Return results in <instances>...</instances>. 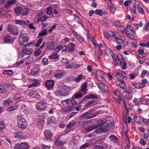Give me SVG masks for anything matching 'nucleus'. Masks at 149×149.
Segmentation results:
<instances>
[{"mask_svg": "<svg viewBox=\"0 0 149 149\" xmlns=\"http://www.w3.org/2000/svg\"><path fill=\"white\" fill-rule=\"evenodd\" d=\"M66 72L65 71L56 72L54 75V77L57 79L61 78L62 76L65 75Z\"/></svg>", "mask_w": 149, "mask_h": 149, "instance_id": "nucleus-21", "label": "nucleus"}, {"mask_svg": "<svg viewBox=\"0 0 149 149\" xmlns=\"http://www.w3.org/2000/svg\"><path fill=\"white\" fill-rule=\"evenodd\" d=\"M103 74V72L100 70H97L96 72V74L97 77L101 75H102V74Z\"/></svg>", "mask_w": 149, "mask_h": 149, "instance_id": "nucleus-63", "label": "nucleus"}, {"mask_svg": "<svg viewBox=\"0 0 149 149\" xmlns=\"http://www.w3.org/2000/svg\"><path fill=\"white\" fill-rule=\"evenodd\" d=\"M75 45L73 43H70L67 46H63L62 52L71 53L74 50Z\"/></svg>", "mask_w": 149, "mask_h": 149, "instance_id": "nucleus-2", "label": "nucleus"}, {"mask_svg": "<svg viewBox=\"0 0 149 149\" xmlns=\"http://www.w3.org/2000/svg\"><path fill=\"white\" fill-rule=\"evenodd\" d=\"M54 81L51 79L48 80L45 83L46 87L48 89L52 88L54 87Z\"/></svg>", "mask_w": 149, "mask_h": 149, "instance_id": "nucleus-14", "label": "nucleus"}, {"mask_svg": "<svg viewBox=\"0 0 149 149\" xmlns=\"http://www.w3.org/2000/svg\"><path fill=\"white\" fill-rule=\"evenodd\" d=\"M8 31L11 32L12 34L17 36L18 35L19 33L18 31L15 27L13 26L12 25H9L8 28Z\"/></svg>", "mask_w": 149, "mask_h": 149, "instance_id": "nucleus-7", "label": "nucleus"}, {"mask_svg": "<svg viewBox=\"0 0 149 149\" xmlns=\"http://www.w3.org/2000/svg\"><path fill=\"white\" fill-rule=\"evenodd\" d=\"M4 40L5 42H10L13 41V39L10 36H8L4 38Z\"/></svg>", "mask_w": 149, "mask_h": 149, "instance_id": "nucleus-25", "label": "nucleus"}, {"mask_svg": "<svg viewBox=\"0 0 149 149\" xmlns=\"http://www.w3.org/2000/svg\"><path fill=\"white\" fill-rule=\"evenodd\" d=\"M47 32V29H45L43 31L40 32L38 34L39 35L41 36L45 35L46 34Z\"/></svg>", "mask_w": 149, "mask_h": 149, "instance_id": "nucleus-57", "label": "nucleus"}, {"mask_svg": "<svg viewBox=\"0 0 149 149\" xmlns=\"http://www.w3.org/2000/svg\"><path fill=\"white\" fill-rule=\"evenodd\" d=\"M28 95L30 96H32L33 97L39 99L41 98L39 94L35 91H31L28 93Z\"/></svg>", "mask_w": 149, "mask_h": 149, "instance_id": "nucleus-12", "label": "nucleus"}, {"mask_svg": "<svg viewBox=\"0 0 149 149\" xmlns=\"http://www.w3.org/2000/svg\"><path fill=\"white\" fill-rule=\"evenodd\" d=\"M22 52L24 54L27 55L30 54L32 52L31 49L27 48L23 49Z\"/></svg>", "mask_w": 149, "mask_h": 149, "instance_id": "nucleus-23", "label": "nucleus"}, {"mask_svg": "<svg viewBox=\"0 0 149 149\" xmlns=\"http://www.w3.org/2000/svg\"><path fill=\"white\" fill-rule=\"evenodd\" d=\"M98 80L100 81L103 82L104 81V74H102V75H101L97 77Z\"/></svg>", "mask_w": 149, "mask_h": 149, "instance_id": "nucleus-59", "label": "nucleus"}, {"mask_svg": "<svg viewBox=\"0 0 149 149\" xmlns=\"http://www.w3.org/2000/svg\"><path fill=\"white\" fill-rule=\"evenodd\" d=\"M5 127L4 123L2 121H0V131L3 130Z\"/></svg>", "mask_w": 149, "mask_h": 149, "instance_id": "nucleus-46", "label": "nucleus"}, {"mask_svg": "<svg viewBox=\"0 0 149 149\" xmlns=\"http://www.w3.org/2000/svg\"><path fill=\"white\" fill-rule=\"evenodd\" d=\"M136 121L137 123H140L141 122V119L140 117L135 115L134 118L132 119Z\"/></svg>", "mask_w": 149, "mask_h": 149, "instance_id": "nucleus-29", "label": "nucleus"}, {"mask_svg": "<svg viewBox=\"0 0 149 149\" xmlns=\"http://www.w3.org/2000/svg\"><path fill=\"white\" fill-rule=\"evenodd\" d=\"M81 90L83 93V94H85L87 91V84L84 83L81 84Z\"/></svg>", "mask_w": 149, "mask_h": 149, "instance_id": "nucleus-20", "label": "nucleus"}, {"mask_svg": "<svg viewBox=\"0 0 149 149\" xmlns=\"http://www.w3.org/2000/svg\"><path fill=\"white\" fill-rule=\"evenodd\" d=\"M95 13L96 15L99 14L100 16H102L103 13L102 10L100 9H97L95 11Z\"/></svg>", "mask_w": 149, "mask_h": 149, "instance_id": "nucleus-45", "label": "nucleus"}, {"mask_svg": "<svg viewBox=\"0 0 149 149\" xmlns=\"http://www.w3.org/2000/svg\"><path fill=\"white\" fill-rule=\"evenodd\" d=\"M92 112L91 111H89L87 112L83 113L81 116V118H86L87 119H90L95 117V115L94 114L91 115Z\"/></svg>", "mask_w": 149, "mask_h": 149, "instance_id": "nucleus-8", "label": "nucleus"}, {"mask_svg": "<svg viewBox=\"0 0 149 149\" xmlns=\"http://www.w3.org/2000/svg\"><path fill=\"white\" fill-rule=\"evenodd\" d=\"M63 47V46H58L54 49V51L55 52H59L61 49L62 52Z\"/></svg>", "mask_w": 149, "mask_h": 149, "instance_id": "nucleus-56", "label": "nucleus"}, {"mask_svg": "<svg viewBox=\"0 0 149 149\" xmlns=\"http://www.w3.org/2000/svg\"><path fill=\"white\" fill-rule=\"evenodd\" d=\"M17 121L18 126L19 128L24 129L26 128L27 123L25 119L22 118L20 116H19L17 117Z\"/></svg>", "mask_w": 149, "mask_h": 149, "instance_id": "nucleus-1", "label": "nucleus"}, {"mask_svg": "<svg viewBox=\"0 0 149 149\" xmlns=\"http://www.w3.org/2000/svg\"><path fill=\"white\" fill-rule=\"evenodd\" d=\"M14 136L17 139H22L24 138L22 132H17L14 134Z\"/></svg>", "mask_w": 149, "mask_h": 149, "instance_id": "nucleus-18", "label": "nucleus"}, {"mask_svg": "<svg viewBox=\"0 0 149 149\" xmlns=\"http://www.w3.org/2000/svg\"><path fill=\"white\" fill-rule=\"evenodd\" d=\"M52 8L51 7H48L46 10V13L47 15H50L52 14Z\"/></svg>", "mask_w": 149, "mask_h": 149, "instance_id": "nucleus-50", "label": "nucleus"}, {"mask_svg": "<svg viewBox=\"0 0 149 149\" xmlns=\"http://www.w3.org/2000/svg\"><path fill=\"white\" fill-rule=\"evenodd\" d=\"M130 93V91H124L122 93L123 96L125 98L128 99L129 98V95Z\"/></svg>", "mask_w": 149, "mask_h": 149, "instance_id": "nucleus-22", "label": "nucleus"}, {"mask_svg": "<svg viewBox=\"0 0 149 149\" xmlns=\"http://www.w3.org/2000/svg\"><path fill=\"white\" fill-rule=\"evenodd\" d=\"M47 103L42 101L37 102L36 105V109L38 111L45 110L47 107Z\"/></svg>", "mask_w": 149, "mask_h": 149, "instance_id": "nucleus-4", "label": "nucleus"}, {"mask_svg": "<svg viewBox=\"0 0 149 149\" xmlns=\"http://www.w3.org/2000/svg\"><path fill=\"white\" fill-rule=\"evenodd\" d=\"M34 59L32 57H29L28 58L26 62L25 63V64L27 65L28 64L31 63L33 61Z\"/></svg>", "mask_w": 149, "mask_h": 149, "instance_id": "nucleus-36", "label": "nucleus"}, {"mask_svg": "<svg viewBox=\"0 0 149 149\" xmlns=\"http://www.w3.org/2000/svg\"><path fill=\"white\" fill-rule=\"evenodd\" d=\"M83 76L81 74L79 75L77 77L75 78L74 81L76 83L79 82L82 79Z\"/></svg>", "mask_w": 149, "mask_h": 149, "instance_id": "nucleus-34", "label": "nucleus"}, {"mask_svg": "<svg viewBox=\"0 0 149 149\" xmlns=\"http://www.w3.org/2000/svg\"><path fill=\"white\" fill-rule=\"evenodd\" d=\"M137 10L138 12L141 14H143L144 13V10L143 8L140 6V5H138L137 6Z\"/></svg>", "mask_w": 149, "mask_h": 149, "instance_id": "nucleus-31", "label": "nucleus"}, {"mask_svg": "<svg viewBox=\"0 0 149 149\" xmlns=\"http://www.w3.org/2000/svg\"><path fill=\"white\" fill-rule=\"evenodd\" d=\"M134 87L136 89H141L144 87V85L141 83H139L135 84Z\"/></svg>", "mask_w": 149, "mask_h": 149, "instance_id": "nucleus-26", "label": "nucleus"}, {"mask_svg": "<svg viewBox=\"0 0 149 149\" xmlns=\"http://www.w3.org/2000/svg\"><path fill=\"white\" fill-rule=\"evenodd\" d=\"M114 64L116 66H118L121 65L120 63L119 62V60L117 58H115L114 59Z\"/></svg>", "mask_w": 149, "mask_h": 149, "instance_id": "nucleus-58", "label": "nucleus"}, {"mask_svg": "<svg viewBox=\"0 0 149 149\" xmlns=\"http://www.w3.org/2000/svg\"><path fill=\"white\" fill-rule=\"evenodd\" d=\"M2 72L4 74L10 76L12 75L13 72L11 70H3Z\"/></svg>", "mask_w": 149, "mask_h": 149, "instance_id": "nucleus-24", "label": "nucleus"}, {"mask_svg": "<svg viewBox=\"0 0 149 149\" xmlns=\"http://www.w3.org/2000/svg\"><path fill=\"white\" fill-rule=\"evenodd\" d=\"M27 79L30 82H33V83L30 84L29 85L28 88H29L32 87H36L39 84V82L37 81V80L36 79H31L30 78H28Z\"/></svg>", "mask_w": 149, "mask_h": 149, "instance_id": "nucleus-10", "label": "nucleus"}, {"mask_svg": "<svg viewBox=\"0 0 149 149\" xmlns=\"http://www.w3.org/2000/svg\"><path fill=\"white\" fill-rule=\"evenodd\" d=\"M22 11L21 12V14L23 15H28L29 12V9L27 8H25L23 9H22Z\"/></svg>", "mask_w": 149, "mask_h": 149, "instance_id": "nucleus-27", "label": "nucleus"}, {"mask_svg": "<svg viewBox=\"0 0 149 149\" xmlns=\"http://www.w3.org/2000/svg\"><path fill=\"white\" fill-rule=\"evenodd\" d=\"M100 145L102 149H107L109 147L108 145L105 143L102 142L101 143Z\"/></svg>", "mask_w": 149, "mask_h": 149, "instance_id": "nucleus-40", "label": "nucleus"}, {"mask_svg": "<svg viewBox=\"0 0 149 149\" xmlns=\"http://www.w3.org/2000/svg\"><path fill=\"white\" fill-rule=\"evenodd\" d=\"M107 127V126H105V125L104 126L100 127V128H97L95 130V132L96 134L106 132L108 131Z\"/></svg>", "mask_w": 149, "mask_h": 149, "instance_id": "nucleus-13", "label": "nucleus"}, {"mask_svg": "<svg viewBox=\"0 0 149 149\" xmlns=\"http://www.w3.org/2000/svg\"><path fill=\"white\" fill-rule=\"evenodd\" d=\"M113 122H112L110 120H107L105 121V126H107V127H111L113 125Z\"/></svg>", "mask_w": 149, "mask_h": 149, "instance_id": "nucleus-35", "label": "nucleus"}, {"mask_svg": "<svg viewBox=\"0 0 149 149\" xmlns=\"http://www.w3.org/2000/svg\"><path fill=\"white\" fill-rule=\"evenodd\" d=\"M13 102L9 100H7L3 101V104L6 105H12Z\"/></svg>", "mask_w": 149, "mask_h": 149, "instance_id": "nucleus-38", "label": "nucleus"}, {"mask_svg": "<svg viewBox=\"0 0 149 149\" xmlns=\"http://www.w3.org/2000/svg\"><path fill=\"white\" fill-rule=\"evenodd\" d=\"M110 139L114 142L115 143L118 141V138L115 136L113 135H111L110 137Z\"/></svg>", "mask_w": 149, "mask_h": 149, "instance_id": "nucleus-41", "label": "nucleus"}, {"mask_svg": "<svg viewBox=\"0 0 149 149\" xmlns=\"http://www.w3.org/2000/svg\"><path fill=\"white\" fill-rule=\"evenodd\" d=\"M18 106H11L8 108L7 110L8 111H11L15 110L17 109Z\"/></svg>", "mask_w": 149, "mask_h": 149, "instance_id": "nucleus-37", "label": "nucleus"}, {"mask_svg": "<svg viewBox=\"0 0 149 149\" xmlns=\"http://www.w3.org/2000/svg\"><path fill=\"white\" fill-rule=\"evenodd\" d=\"M76 123V121L74 120H72V121H70L67 126V128H70L72 127Z\"/></svg>", "mask_w": 149, "mask_h": 149, "instance_id": "nucleus-43", "label": "nucleus"}, {"mask_svg": "<svg viewBox=\"0 0 149 149\" xmlns=\"http://www.w3.org/2000/svg\"><path fill=\"white\" fill-rule=\"evenodd\" d=\"M55 94L58 96H65L68 94V92H63L60 90H56L54 92Z\"/></svg>", "mask_w": 149, "mask_h": 149, "instance_id": "nucleus-19", "label": "nucleus"}, {"mask_svg": "<svg viewBox=\"0 0 149 149\" xmlns=\"http://www.w3.org/2000/svg\"><path fill=\"white\" fill-rule=\"evenodd\" d=\"M86 97L88 99H96L97 98V97L95 95L91 94L88 95H87Z\"/></svg>", "mask_w": 149, "mask_h": 149, "instance_id": "nucleus-39", "label": "nucleus"}, {"mask_svg": "<svg viewBox=\"0 0 149 149\" xmlns=\"http://www.w3.org/2000/svg\"><path fill=\"white\" fill-rule=\"evenodd\" d=\"M16 0H9L7 1V3L9 4L10 6L12 5L15 3Z\"/></svg>", "mask_w": 149, "mask_h": 149, "instance_id": "nucleus-61", "label": "nucleus"}, {"mask_svg": "<svg viewBox=\"0 0 149 149\" xmlns=\"http://www.w3.org/2000/svg\"><path fill=\"white\" fill-rule=\"evenodd\" d=\"M116 84L117 86L123 89H126L127 88L126 84L123 81L119 79L116 81Z\"/></svg>", "mask_w": 149, "mask_h": 149, "instance_id": "nucleus-11", "label": "nucleus"}, {"mask_svg": "<svg viewBox=\"0 0 149 149\" xmlns=\"http://www.w3.org/2000/svg\"><path fill=\"white\" fill-rule=\"evenodd\" d=\"M15 22L16 24L20 25H24L25 24H26L25 22L21 20H15Z\"/></svg>", "mask_w": 149, "mask_h": 149, "instance_id": "nucleus-42", "label": "nucleus"}, {"mask_svg": "<svg viewBox=\"0 0 149 149\" xmlns=\"http://www.w3.org/2000/svg\"><path fill=\"white\" fill-rule=\"evenodd\" d=\"M44 133L45 138L47 139H50L52 137V133L49 130H45Z\"/></svg>", "mask_w": 149, "mask_h": 149, "instance_id": "nucleus-17", "label": "nucleus"}, {"mask_svg": "<svg viewBox=\"0 0 149 149\" xmlns=\"http://www.w3.org/2000/svg\"><path fill=\"white\" fill-rule=\"evenodd\" d=\"M115 74L116 76V77L118 79L119 78H121L122 79H123L121 73L118 72H116Z\"/></svg>", "mask_w": 149, "mask_h": 149, "instance_id": "nucleus-60", "label": "nucleus"}, {"mask_svg": "<svg viewBox=\"0 0 149 149\" xmlns=\"http://www.w3.org/2000/svg\"><path fill=\"white\" fill-rule=\"evenodd\" d=\"M29 147L28 143L26 142H23L20 145L17 144L15 145L14 149H27Z\"/></svg>", "mask_w": 149, "mask_h": 149, "instance_id": "nucleus-9", "label": "nucleus"}, {"mask_svg": "<svg viewBox=\"0 0 149 149\" xmlns=\"http://www.w3.org/2000/svg\"><path fill=\"white\" fill-rule=\"evenodd\" d=\"M111 36L113 37L115 40L118 38L117 36H118V33L116 32L111 31Z\"/></svg>", "mask_w": 149, "mask_h": 149, "instance_id": "nucleus-47", "label": "nucleus"}, {"mask_svg": "<svg viewBox=\"0 0 149 149\" xmlns=\"http://www.w3.org/2000/svg\"><path fill=\"white\" fill-rule=\"evenodd\" d=\"M29 39L27 36L22 37L19 41L20 45L22 47H27V43L29 41Z\"/></svg>", "mask_w": 149, "mask_h": 149, "instance_id": "nucleus-5", "label": "nucleus"}, {"mask_svg": "<svg viewBox=\"0 0 149 149\" xmlns=\"http://www.w3.org/2000/svg\"><path fill=\"white\" fill-rule=\"evenodd\" d=\"M125 33L130 38L134 39V37L133 36L134 31L133 27L129 25L127 26L125 28Z\"/></svg>", "mask_w": 149, "mask_h": 149, "instance_id": "nucleus-3", "label": "nucleus"}, {"mask_svg": "<svg viewBox=\"0 0 149 149\" xmlns=\"http://www.w3.org/2000/svg\"><path fill=\"white\" fill-rule=\"evenodd\" d=\"M47 49L49 50H52L55 47V42L53 41L48 42L46 45Z\"/></svg>", "mask_w": 149, "mask_h": 149, "instance_id": "nucleus-16", "label": "nucleus"}, {"mask_svg": "<svg viewBox=\"0 0 149 149\" xmlns=\"http://www.w3.org/2000/svg\"><path fill=\"white\" fill-rule=\"evenodd\" d=\"M22 10V8L20 7H17L15 8V12L17 14H19L21 13V11Z\"/></svg>", "mask_w": 149, "mask_h": 149, "instance_id": "nucleus-32", "label": "nucleus"}, {"mask_svg": "<svg viewBox=\"0 0 149 149\" xmlns=\"http://www.w3.org/2000/svg\"><path fill=\"white\" fill-rule=\"evenodd\" d=\"M6 88L2 85L0 84V93H4L6 92Z\"/></svg>", "mask_w": 149, "mask_h": 149, "instance_id": "nucleus-44", "label": "nucleus"}, {"mask_svg": "<svg viewBox=\"0 0 149 149\" xmlns=\"http://www.w3.org/2000/svg\"><path fill=\"white\" fill-rule=\"evenodd\" d=\"M117 58L119 60V62L120 63V65H121V63L123 62L124 59L121 57V56L120 54L118 55Z\"/></svg>", "mask_w": 149, "mask_h": 149, "instance_id": "nucleus-49", "label": "nucleus"}, {"mask_svg": "<svg viewBox=\"0 0 149 149\" xmlns=\"http://www.w3.org/2000/svg\"><path fill=\"white\" fill-rule=\"evenodd\" d=\"M43 40V38H41L40 39H39L37 41L36 44V46L37 47H38L42 43Z\"/></svg>", "mask_w": 149, "mask_h": 149, "instance_id": "nucleus-53", "label": "nucleus"}, {"mask_svg": "<svg viewBox=\"0 0 149 149\" xmlns=\"http://www.w3.org/2000/svg\"><path fill=\"white\" fill-rule=\"evenodd\" d=\"M97 126L98 127L100 126H104L105 124V121L104 122L102 120H101L98 121L97 124H96Z\"/></svg>", "mask_w": 149, "mask_h": 149, "instance_id": "nucleus-33", "label": "nucleus"}, {"mask_svg": "<svg viewBox=\"0 0 149 149\" xmlns=\"http://www.w3.org/2000/svg\"><path fill=\"white\" fill-rule=\"evenodd\" d=\"M117 29L122 33H124V32L125 28L121 25L117 27Z\"/></svg>", "mask_w": 149, "mask_h": 149, "instance_id": "nucleus-54", "label": "nucleus"}, {"mask_svg": "<svg viewBox=\"0 0 149 149\" xmlns=\"http://www.w3.org/2000/svg\"><path fill=\"white\" fill-rule=\"evenodd\" d=\"M58 56L56 53H54L52 55L50 56L49 58L50 59H56L58 58Z\"/></svg>", "mask_w": 149, "mask_h": 149, "instance_id": "nucleus-48", "label": "nucleus"}, {"mask_svg": "<svg viewBox=\"0 0 149 149\" xmlns=\"http://www.w3.org/2000/svg\"><path fill=\"white\" fill-rule=\"evenodd\" d=\"M116 40L117 41L118 44L120 45H124V42L120 38H118Z\"/></svg>", "mask_w": 149, "mask_h": 149, "instance_id": "nucleus-55", "label": "nucleus"}, {"mask_svg": "<svg viewBox=\"0 0 149 149\" xmlns=\"http://www.w3.org/2000/svg\"><path fill=\"white\" fill-rule=\"evenodd\" d=\"M97 127V125H94L92 126L87 127L86 129V131L89 132L93 130L96 128Z\"/></svg>", "mask_w": 149, "mask_h": 149, "instance_id": "nucleus-28", "label": "nucleus"}, {"mask_svg": "<svg viewBox=\"0 0 149 149\" xmlns=\"http://www.w3.org/2000/svg\"><path fill=\"white\" fill-rule=\"evenodd\" d=\"M48 63V59L46 58H44L42 60V63L45 65H47Z\"/></svg>", "mask_w": 149, "mask_h": 149, "instance_id": "nucleus-62", "label": "nucleus"}, {"mask_svg": "<svg viewBox=\"0 0 149 149\" xmlns=\"http://www.w3.org/2000/svg\"><path fill=\"white\" fill-rule=\"evenodd\" d=\"M105 51L107 55L108 56V58H106L107 61H111V59L113 58V53L112 50L109 48H107L105 50Z\"/></svg>", "mask_w": 149, "mask_h": 149, "instance_id": "nucleus-6", "label": "nucleus"}, {"mask_svg": "<svg viewBox=\"0 0 149 149\" xmlns=\"http://www.w3.org/2000/svg\"><path fill=\"white\" fill-rule=\"evenodd\" d=\"M55 144L57 146H61L63 145V142L59 139H57L54 142Z\"/></svg>", "mask_w": 149, "mask_h": 149, "instance_id": "nucleus-30", "label": "nucleus"}, {"mask_svg": "<svg viewBox=\"0 0 149 149\" xmlns=\"http://www.w3.org/2000/svg\"><path fill=\"white\" fill-rule=\"evenodd\" d=\"M63 111L64 112L69 113L71 111V109L70 107H67L63 108Z\"/></svg>", "mask_w": 149, "mask_h": 149, "instance_id": "nucleus-51", "label": "nucleus"}, {"mask_svg": "<svg viewBox=\"0 0 149 149\" xmlns=\"http://www.w3.org/2000/svg\"><path fill=\"white\" fill-rule=\"evenodd\" d=\"M54 117H50L47 120L48 123L50 124H51V123H54Z\"/></svg>", "mask_w": 149, "mask_h": 149, "instance_id": "nucleus-52", "label": "nucleus"}, {"mask_svg": "<svg viewBox=\"0 0 149 149\" xmlns=\"http://www.w3.org/2000/svg\"><path fill=\"white\" fill-rule=\"evenodd\" d=\"M39 65H36L34 67L33 69L31 72V74L33 76H34L38 74L39 72L40 69L39 68Z\"/></svg>", "mask_w": 149, "mask_h": 149, "instance_id": "nucleus-15", "label": "nucleus"}, {"mask_svg": "<svg viewBox=\"0 0 149 149\" xmlns=\"http://www.w3.org/2000/svg\"><path fill=\"white\" fill-rule=\"evenodd\" d=\"M149 137V132L148 131L146 132H145L144 134V138L146 140H148Z\"/></svg>", "mask_w": 149, "mask_h": 149, "instance_id": "nucleus-64", "label": "nucleus"}]
</instances>
